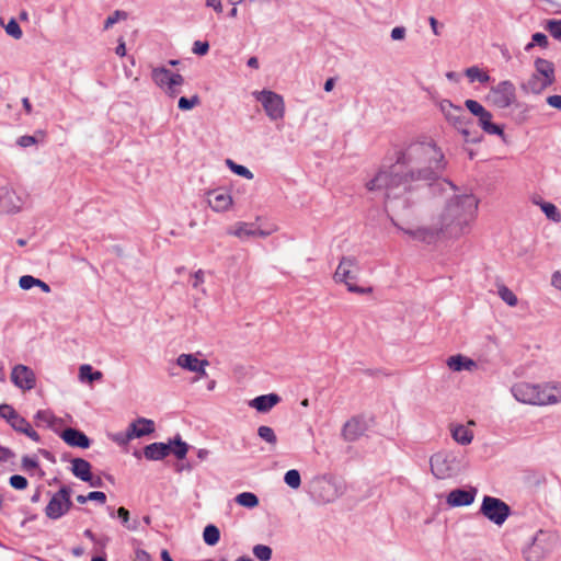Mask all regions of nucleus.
Segmentation results:
<instances>
[{
    "label": "nucleus",
    "mask_w": 561,
    "mask_h": 561,
    "mask_svg": "<svg viewBox=\"0 0 561 561\" xmlns=\"http://www.w3.org/2000/svg\"><path fill=\"white\" fill-rule=\"evenodd\" d=\"M35 419L39 422H46V423H50L51 421V414L48 412V411H45V410H39L37 411V413L35 414Z\"/></svg>",
    "instance_id": "052dcab7"
},
{
    "label": "nucleus",
    "mask_w": 561,
    "mask_h": 561,
    "mask_svg": "<svg viewBox=\"0 0 561 561\" xmlns=\"http://www.w3.org/2000/svg\"><path fill=\"white\" fill-rule=\"evenodd\" d=\"M442 148L433 139L410 142L394 151V161L365 182L368 192L381 196L391 220L404 234L425 243L439 238L457 240L470 232L478 210L471 194L454 195L437 208L431 226L408 227L416 218L420 182L431 183L447 168Z\"/></svg>",
    "instance_id": "f257e3e1"
},
{
    "label": "nucleus",
    "mask_w": 561,
    "mask_h": 561,
    "mask_svg": "<svg viewBox=\"0 0 561 561\" xmlns=\"http://www.w3.org/2000/svg\"><path fill=\"white\" fill-rule=\"evenodd\" d=\"M432 474L438 480L454 479L465 471L463 458L451 449H442L430 457Z\"/></svg>",
    "instance_id": "f03ea898"
},
{
    "label": "nucleus",
    "mask_w": 561,
    "mask_h": 561,
    "mask_svg": "<svg viewBox=\"0 0 561 561\" xmlns=\"http://www.w3.org/2000/svg\"><path fill=\"white\" fill-rule=\"evenodd\" d=\"M89 500H99L105 502V493L101 491H92L88 494Z\"/></svg>",
    "instance_id": "338daca9"
},
{
    "label": "nucleus",
    "mask_w": 561,
    "mask_h": 561,
    "mask_svg": "<svg viewBox=\"0 0 561 561\" xmlns=\"http://www.w3.org/2000/svg\"><path fill=\"white\" fill-rule=\"evenodd\" d=\"M203 363V359H199L196 354H181L176 358V365L184 370L194 371L198 370V366Z\"/></svg>",
    "instance_id": "cd10ccee"
},
{
    "label": "nucleus",
    "mask_w": 561,
    "mask_h": 561,
    "mask_svg": "<svg viewBox=\"0 0 561 561\" xmlns=\"http://www.w3.org/2000/svg\"><path fill=\"white\" fill-rule=\"evenodd\" d=\"M557 536L550 531L539 530L531 542L523 549L525 561H545L553 551Z\"/></svg>",
    "instance_id": "39448f33"
},
{
    "label": "nucleus",
    "mask_w": 561,
    "mask_h": 561,
    "mask_svg": "<svg viewBox=\"0 0 561 561\" xmlns=\"http://www.w3.org/2000/svg\"><path fill=\"white\" fill-rule=\"evenodd\" d=\"M22 198L10 187H0V213L13 214L22 208Z\"/></svg>",
    "instance_id": "a211bd4d"
},
{
    "label": "nucleus",
    "mask_w": 561,
    "mask_h": 561,
    "mask_svg": "<svg viewBox=\"0 0 561 561\" xmlns=\"http://www.w3.org/2000/svg\"><path fill=\"white\" fill-rule=\"evenodd\" d=\"M466 76L468 77V79L471 82L479 81L481 83H485V82L490 81V76L486 72L482 71L477 66L468 68L466 70Z\"/></svg>",
    "instance_id": "e433bc0d"
},
{
    "label": "nucleus",
    "mask_w": 561,
    "mask_h": 561,
    "mask_svg": "<svg viewBox=\"0 0 561 561\" xmlns=\"http://www.w3.org/2000/svg\"><path fill=\"white\" fill-rule=\"evenodd\" d=\"M206 5L208 8L214 9L217 13H221L222 12L221 0H206Z\"/></svg>",
    "instance_id": "680f3d73"
},
{
    "label": "nucleus",
    "mask_w": 561,
    "mask_h": 561,
    "mask_svg": "<svg viewBox=\"0 0 561 561\" xmlns=\"http://www.w3.org/2000/svg\"><path fill=\"white\" fill-rule=\"evenodd\" d=\"M111 251L117 257L123 259L127 255L126 249L122 244H113Z\"/></svg>",
    "instance_id": "13d9d810"
},
{
    "label": "nucleus",
    "mask_w": 561,
    "mask_h": 561,
    "mask_svg": "<svg viewBox=\"0 0 561 561\" xmlns=\"http://www.w3.org/2000/svg\"><path fill=\"white\" fill-rule=\"evenodd\" d=\"M22 468L26 471L38 468V461L35 458L24 456L22 458Z\"/></svg>",
    "instance_id": "864d4df0"
},
{
    "label": "nucleus",
    "mask_w": 561,
    "mask_h": 561,
    "mask_svg": "<svg viewBox=\"0 0 561 561\" xmlns=\"http://www.w3.org/2000/svg\"><path fill=\"white\" fill-rule=\"evenodd\" d=\"M254 222L237 221L227 229V234L241 241L254 239Z\"/></svg>",
    "instance_id": "393cba45"
},
{
    "label": "nucleus",
    "mask_w": 561,
    "mask_h": 561,
    "mask_svg": "<svg viewBox=\"0 0 561 561\" xmlns=\"http://www.w3.org/2000/svg\"><path fill=\"white\" fill-rule=\"evenodd\" d=\"M154 431L152 420L139 417L131 422L127 428V438H139L151 434Z\"/></svg>",
    "instance_id": "b1692460"
},
{
    "label": "nucleus",
    "mask_w": 561,
    "mask_h": 561,
    "mask_svg": "<svg viewBox=\"0 0 561 561\" xmlns=\"http://www.w3.org/2000/svg\"><path fill=\"white\" fill-rule=\"evenodd\" d=\"M485 99L496 108H507L516 101V88L510 80L500 81L491 87Z\"/></svg>",
    "instance_id": "1a4fd4ad"
},
{
    "label": "nucleus",
    "mask_w": 561,
    "mask_h": 561,
    "mask_svg": "<svg viewBox=\"0 0 561 561\" xmlns=\"http://www.w3.org/2000/svg\"><path fill=\"white\" fill-rule=\"evenodd\" d=\"M204 276L203 271H196L192 276V286L198 288L204 283Z\"/></svg>",
    "instance_id": "4d7b16f0"
},
{
    "label": "nucleus",
    "mask_w": 561,
    "mask_h": 561,
    "mask_svg": "<svg viewBox=\"0 0 561 561\" xmlns=\"http://www.w3.org/2000/svg\"><path fill=\"white\" fill-rule=\"evenodd\" d=\"M284 481L291 489H298L301 484L299 471L296 469L288 470L285 473Z\"/></svg>",
    "instance_id": "a19ab883"
},
{
    "label": "nucleus",
    "mask_w": 561,
    "mask_h": 561,
    "mask_svg": "<svg viewBox=\"0 0 561 561\" xmlns=\"http://www.w3.org/2000/svg\"><path fill=\"white\" fill-rule=\"evenodd\" d=\"M10 485L15 490H24L27 488V479L20 474H13L9 479Z\"/></svg>",
    "instance_id": "49530a36"
},
{
    "label": "nucleus",
    "mask_w": 561,
    "mask_h": 561,
    "mask_svg": "<svg viewBox=\"0 0 561 561\" xmlns=\"http://www.w3.org/2000/svg\"><path fill=\"white\" fill-rule=\"evenodd\" d=\"M546 28L554 38H561V20H548Z\"/></svg>",
    "instance_id": "de8ad7c7"
},
{
    "label": "nucleus",
    "mask_w": 561,
    "mask_h": 561,
    "mask_svg": "<svg viewBox=\"0 0 561 561\" xmlns=\"http://www.w3.org/2000/svg\"><path fill=\"white\" fill-rule=\"evenodd\" d=\"M446 366L453 373H471L478 368V364L476 360L462 354H456L447 357Z\"/></svg>",
    "instance_id": "412c9836"
},
{
    "label": "nucleus",
    "mask_w": 561,
    "mask_h": 561,
    "mask_svg": "<svg viewBox=\"0 0 561 561\" xmlns=\"http://www.w3.org/2000/svg\"><path fill=\"white\" fill-rule=\"evenodd\" d=\"M199 103H201L199 96L195 94L190 99L184 98V96L180 98L178 106L182 111H190V110L194 108L195 106L199 105Z\"/></svg>",
    "instance_id": "37998d69"
},
{
    "label": "nucleus",
    "mask_w": 561,
    "mask_h": 561,
    "mask_svg": "<svg viewBox=\"0 0 561 561\" xmlns=\"http://www.w3.org/2000/svg\"><path fill=\"white\" fill-rule=\"evenodd\" d=\"M103 374L99 370H93L92 367L88 364L80 366L79 368V378L82 382L92 383L95 380H101Z\"/></svg>",
    "instance_id": "c756f323"
},
{
    "label": "nucleus",
    "mask_w": 561,
    "mask_h": 561,
    "mask_svg": "<svg viewBox=\"0 0 561 561\" xmlns=\"http://www.w3.org/2000/svg\"><path fill=\"white\" fill-rule=\"evenodd\" d=\"M192 50H193L194 54H196L198 56H204L209 50V44L207 42L196 41L193 44Z\"/></svg>",
    "instance_id": "603ef678"
},
{
    "label": "nucleus",
    "mask_w": 561,
    "mask_h": 561,
    "mask_svg": "<svg viewBox=\"0 0 561 561\" xmlns=\"http://www.w3.org/2000/svg\"><path fill=\"white\" fill-rule=\"evenodd\" d=\"M480 512L490 522L501 526L508 518L511 508L501 499L485 495L482 500Z\"/></svg>",
    "instance_id": "9b49d317"
},
{
    "label": "nucleus",
    "mask_w": 561,
    "mask_h": 561,
    "mask_svg": "<svg viewBox=\"0 0 561 561\" xmlns=\"http://www.w3.org/2000/svg\"><path fill=\"white\" fill-rule=\"evenodd\" d=\"M11 381L20 389L32 390L36 386L34 371L22 364L15 365L11 373Z\"/></svg>",
    "instance_id": "dca6fc26"
},
{
    "label": "nucleus",
    "mask_w": 561,
    "mask_h": 561,
    "mask_svg": "<svg viewBox=\"0 0 561 561\" xmlns=\"http://www.w3.org/2000/svg\"><path fill=\"white\" fill-rule=\"evenodd\" d=\"M476 425L474 421L470 420L465 424H450L449 432L453 439L462 446H467L473 440V432L469 428V426Z\"/></svg>",
    "instance_id": "5701e85b"
},
{
    "label": "nucleus",
    "mask_w": 561,
    "mask_h": 561,
    "mask_svg": "<svg viewBox=\"0 0 561 561\" xmlns=\"http://www.w3.org/2000/svg\"><path fill=\"white\" fill-rule=\"evenodd\" d=\"M113 439L117 442L119 445H125L133 438H127V431L125 433L113 435Z\"/></svg>",
    "instance_id": "69168bd1"
},
{
    "label": "nucleus",
    "mask_w": 561,
    "mask_h": 561,
    "mask_svg": "<svg viewBox=\"0 0 561 561\" xmlns=\"http://www.w3.org/2000/svg\"><path fill=\"white\" fill-rule=\"evenodd\" d=\"M5 32L8 35L12 36L15 39H20L23 35L22 30L15 19H11L5 26Z\"/></svg>",
    "instance_id": "a18cd8bd"
},
{
    "label": "nucleus",
    "mask_w": 561,
    "mask_h": 561,
    "mask_svg": "<svg viewBox=\"0 0 561 561\" xmlns=\"http://www.w3.org/2000/svg\"><path fill=\"white\" fill-rule=\"evenodd\" d=\"M278 230V227L276 225H272L270 229H261L256 225H254V239H265L272 233L276 232Z\"/></svg>",
    "instance_id": "8fccbe9b"
},
{
    "label": "nucleus",
    "mask_w": 561,
    "mask_h": 561,
    "mask_svg": "<svg viewBox=\"0 0 561 561\" xmlns=\"http://www.w3.org/2000/svg\"><path fill=\"white\" fill-rule=\"evenodd\" d=\"M405 34H407L405 27L397 26V27L392 28V31H391V38L393 41H402V39H404Z\"/></svg>",
    "instance_id": "6e6d98bb"
},
{
    "label": "nucleus",
    "mask_w": 561,
    "mask_h": 561,
    "mask_svg": "<svg viewBox=\"0 0 561 561\" xmlns=\"http://www.w3.org/2000/svg\"><path fill=\"white\" fill-rule=\"evenodd\" d=\"M546 102L549 106L561 111V95H559V94L549 95L546 99Z\"/></svg>",
    "instance_id": "5fc2aeb1"
},
{
    "label": "nucleus",
    "mask_w": 561,
    "mask_h": 561,
    "mask_svg": "<svg viewBox=\"0 0 561 561\" xmlns=\"http://www.w3.org/2000/svg\"><path fill=\"white\" fill-rule=\"evenodd\" d=\"M538 205L540 206L541 210L545 213L547 218H549L550 220H552L554 222L561 221V214L558 210V208L556 207V205H553L552 203H549V202H540V203H538Z\"/></svg>",
    "instance_id": "c9c22d12"
},
{
    "label": "nucleus",
    "mask_w": 561,
    "mask_h": 561,
    "mask_svg": "<svg viewBox=\"0 0 561 561\" xmlns=\"http://www.w3.org/2000/svg\"><path fill=\"white\" fill-rule=\"evenodd\" d=\"M279 402V397L275 393L259 396L250 401V407L259 412H267Z\"/></svg>",
    "instance_id": "bb28decb"
},
{
    "label": "nucleus",
    "mask_w": 561,
    "mask_h": 561,
    "mask_svg": "<svg viewBox=\"0 0 561 561\" xmlns=\"http://www.w3.org/2000/svg\"><path fill=\"white\" fill-rule=\"evenodd\" d=\"M535 45L546 48L548 46L547 36L543 33H535L531 37V42L526 45L525 49L529 51Z\"/></svg>",
    "instance_id": "c03bdc74"
},
{
    "label": "nucleus",
    "mask_w": 561,
    "mask_h": 561,
    "mask_svg": "<svg viewBox=\"0 0 561 561\" xmlns=\"http://www.w3.org/2000/svg\"><path fill=\"white\" fill-rule=\"evenodd\" d=\"M499 297L510 307H515L518 304L517 296L504 284H497Z\"/></svg>",
    "instance_id": "7c9ffc66"
},
{
    "label": "nucleus",
    "mask_w": 561,
    "mask_h": 561,
    "mask_svg": "<svg viewBox=\"0 0 561 561\" xmlns=\"http://www.w3.org/2000/svg\"><path fill=\"white\" fill-rule=\"evenodd\" d=\"M11 426L14 431L25 434L34 442L41 440L38 433L32 428L31 424L23 416H20Z\"/></svg>",
    "instance_id": "c85d7f7f"
},
{
    "label": "nucleus",
    "mask_w": 561,
    "mask_h": 561,
    "mask_svg": "<svg viewBox=\"0 0 561 561\" xmlns=\"http://www.w3.org/2000/svg\"><path fill=\"white\" fill-rule=\"evenodd\" d=\"M204 541L208 546H215L220 539V531L215 525H207L203 533Z\"/></svg>",
    "instance_id": "f704fd0d"
},
{
    "label": "nucleus",
    "mask_w": 561,
    "mask_h": 561,
    "mask_svg": "<svg viewBox=\"0 0 561 561\" xmlns=\"http://www.w3.org/2000/svg\"><path fill=\"white\" fill-rule=\"evenodd\" d=\"M428 23L431 25V28H432L434 35H436V36L440 35L439 28L442 25L438 23V21L434 16L428 18Z\"/></svg>",
    "instance_id": "e2e57ef3"
},
{
    "label": "nucleus",
    "mask_w": 561,
    "mask_h": 561,
    "mask_svg": "<svg viewBox=\"0 0 561 561\" xmlns=\"http://www.w3.org/2000/svg\"><path fill=\"white\" fill-rule=\"evenodd\" d=\"M151 79L168 96L175 98L181 93L185 80L182 75L165 67H157L151 71Z\"/></svg>",
    "instance_id": "0eeeda50"
},
{
    "label": "nucleus",
    "mask_w": 561,
    "mask_h": 561,
    "mask_svg": "<svg viewBox=\"0 0 561 561\" xmlns=\"http://www.w3.org/2000/svg\"><path fill=\"white\" fill-rule=\"evenodd\" d=\"M536 402L535 405H553L561 402V383L560 382H543L535 383Z\"/></svg>",
    "instance_id": "2eb2a0df"
},
{
    "label": "nucleus",
    "mask_w": 561,
    "mask_h": 561,
    "mask_svg": "<svg viewBox=\"0 0 561 561\" xmlns=\"http://www.w3.org/2000/svg\"><path fill=\"white\" fill-rule=\"evenodd\" d=\"M367 428V423L363 417L354 416L343 425L342 437L346 442H355L366 433Z\"/></svg>",
    "instance_id": "6ab92c4d"
},
{
    "label": "nucleus",
    "mask_w": 561,
    "mask_h": 561,
    "mask_svg": "<svg viewBox=\"0 0 561 561\" xmlns=\"http://www.w3.org/2000/svg\"><path fill=\"white\" fill-rule=\"evenodd\" d=\"M534 68V72L520 83V90L525 94L540 95L556 82V69L551 61L543 58L535 59Z\"/></svg>",
    "instance_id": "7ed1b4c3"
},
{
    "label": "nucleus",
    "mask_w": 561,
    "mask_h": 561,
    "mask_svg": "<svg viewBox=\"0 0 561 561\" xmlns=\"http://www.w3.org/2000/svg\"><path fill=\"white\" fill-rule=\"evenodd\" d=\"M188 451V445L176 436L173 440L165 443H152L144 448V456L148 460H161L169 456L171 453L178 459H184Z\"/></svg>",
    "instance_id": "423d86ee"
},
{
    "label": "nucleus",
    "mask_w": 561,
    "mask_h": 561,
    "mask_svg": "<svg viewBox=\"0 0 561 561\" xmlns=\"http://www.w3.org/2000/svg\"><path fill=\"white\" fill-rule=\"evenodd\" d=\"M257 435L260 436V438H262L263 440H265L266 443H268L272 446H275L277 443V437L275 435V432L270 426H266V425L260 426L257 428Z\"/></svg>",
    "instance_id": "ea45409f"
},
{
    "label": "nucleus",
    "mask_w": 561,
    "mask_h": 561,
    "mask_svg": "<svg viewBox=\"0 0 561 561\" xmlns=\"http://www.w3.org/2000/svg\"><path fill=\"white\" fill-rule=\"evenodd\" d=\"M468 111L478 118L479 126L489 135H497L504 138V129L492 122L493 115L483 105L474 100H466Z\"/></svg>",
    "instance_id": "f8f14e48"
},
{
    "label": "nucleus",
    "mask_w": 561,
    "mask_h": 561,
    "mask_svg": "<svg viewBox=\"0 0 561 561\" xmlns=\"http://www.w3.org/2000/svg\"><path fill=\"white\" fill-rule=\"evenodd\" d=\"M12 457H14V453L11 449L0 445V462H4Z\"/></svg>",
    "instance_id": "bf43d9fd"
},
{
    "label": "nucleus",
    "mask_w": 561,
    "mask_h": 561,
    "mask_svg": "<svg viewBox=\"0 0 561 561\" xmlns=\"http://www.w3.org/2000/svg\"><path fill=\"white\" fill-rule=\"evenodd\" d=\"M535 383L522 381L512 386L511 393L518 402L523 404L535 405Z\"/></svg>",
    "instance_id": "aec40b11"
},
{
    "label": "nucleus",
    "mask_w": 561,
    "mask_h": 561,
    "mask_svg": "<svg viewBox=\"0 0 561 561\" xmlns=\"http://www.w3.org/2000/svg\"><path fill=\"white\" fill-rule=\"evenodd\" d=\"M46 136V133L43 131V130H37L34 135L30 136V135H24V136H21L18 140H16V144L20 146V147H23V148H26V147H31L33 145H36L37 142L44 140Z\"/></svg>",
    "instance_id": "473e14b6"
},
{
    "label": "nucleus",
    "mask_w": 561,
    "mask_h": 561,
    "mask_svg": "<svg viewBox=\"0 0 561 561\" xmlns=\"http://www.w3.org/2000/svg\"><path fill=\"white\" fill-rule=\"evenodd\" d=\"M71 471L77 478L84 482H91L93 476L91 472V465L89 461H87L83 458H73L71 460Z\"/></svg>",
    "instance_id": "a878e982"
},
{
    "label": "nucleus",
    "mask_w": 561,
    "mask_h": 561,
    "mask_svg": "<svg viewBox=\"0 0 561 561\" xmlns=\"http://www.w3.org/2000/svg\"><path fill=\"white\" fill-rule=\"evenodd\" d=\"M234 501L240 506L248 508H253L259 505V499L252 492H242L234 497Z\"/></svg>",
    "instance_id": "2f4dec72"
},
{
    "label": "nucleus",
    "mask_w": 561,
    "mask_h": 561,
    "mask_svg": "<svg viewBox=\"0 0 561 561\" xmlns=\"http://www.w3.org/2000/svg\"><path fill=\"white\" fill-rule=\"evenodd\" d=\"M359 262L355 256H342L335 270L333 278L336 283H342L347 290L355 294H370V287L364 288L355 284L359 275Z\"/></svg>",
    "instance_id": "20e7f679"
},
{
    "label": "nucleus",
    "mask_w": 561,
    "mask_h": 561,
    "mask_svg": "<svg viewBox=\"0 0 561 561\" xmlns=\"http://www.w3.org/2000/svg\"><path fill=\"white\" fill-rule=\"evenodd\" d=\"M478 490L474 486L468 489H455L447 494L446 503L450 507L469 506L474 502Z\"/></svg>",
    "instance_id": "f3484780"
},
{
    "label": "nucleus",
    "mask_w": 561,
    "mask_h": 561,
    "mask_svg": "<svg viewBox=\"0 0 561 561\" xmlns=\"http://www.w3.org/2000/svg\"><path fill=\"white\" fill-rule=\"evenodd\" d=\"M37 284V278L32 275H23L19 279V285L22 289L28 290Z\"/></svg>",
    "instance_id": "3c124183"
},
{
    "label": "nucleus",
    "mask_w": 561,
    "mask_h": 561,
    "mask_svg": "<svg viewBox=\"0 0 561 561\" xmlns=\"http://www.w3.org/2000/svg\"><path fill=\"white\" fill-rule=\"evenodd\" d=\"M253 554L260 561H270L272 558V549L265 545H256L253 547Z\"/></svg>",
    "instance_id": "79ce46f5"
},
{
    "label": "nucleus",
    "mask_w": 561,
    "mask_h": 561,
    "mask_svg": "<svg viewBox=\"0 0 561 561\" xmlns=\"http://www.w3.org/2000/svg\"><path fill=\"white\" fill-rule=\"evenodd\" d=\"M551 284L559 290H561V271L556 272L552 275Z\"/></svg>",
    "instance_id": "774afa93"
},
{
    "label": "nucleus",
    "mask_w": 561,
    "mask_h": 561,
    "mask_svg": "<svg viewBox=\"0 0 561 561\" xmlns=\"http://www.w3.org/2000/svg\"><path fill=\"white\" fill-rule=\"evenodd\" d=\"M60 438L71 447L89 448L91 445L90 438L80 430L67 427L60 433Z\"/></svg>",
    "instance_id": "4be33fe9"
},
{
    "label": "nucleus",
    "mask_w": 561,
    "mask_h": 561,
    "mask_svg": "<svg viewBox=\"0 0 561 561\" xmlns=\"http://www.w3.org/2000/svg\"><path fill=\"white\" fill-rule=\"evenodd\" d=\"M271 121H280L285 116V102L282 95L271 90L253 92Z\"/></svg>",
    "instance_id": "9d476101"
},
{
    "label": "nucleus",
    "mask_w": 561,
    "mask_h": 561,
    "mask_svg": "<svg viewBox=\"0 0 561 561\" xmlns=\"http://www.w3.org/2000/svg\"><path fill=\"white\" fill-rule=\"evenodd\" d=\"M226 165L237 175L245 178L248 180L253 179V173L244 165L236 163L231 159L226 160Z\"/></svg>",
    "instance_id": "4c0bfd02"
},
{
    "label": "nucleus",
    "mask_w": 561,
    "mask_h": 561,
    "mask_svg": "<svg viewBox=\"0 0 561 561\" xmlns=\"http://www.w3.org/2000/svg\"><path fill=\"white\" fill-rule=\"evenodd\" d=\"M21 415L7 403L0 404V417L7 420V422L12 425Z\"/></svg>",
    "instance_id": "58836bf2"
},
{
    "label": "nucleus",
    "mask_w": 561,
    "mask_h": 561,
    "mask_svg": "<svg viewBox=\"0 0 561 561\" xmlns=\"http://www.w3.org/2000/svg\"><path fill=\"white\" fill-rule=\"evenodd\" d=\"M117 518L121 519L123 526L128 530H136L138 528V520L130 519L129 511L125 507H119L116 512Z\"/></svg>",
    "instance_id": "72a5a7b5"
},
{
    "label": "nucleus",
    "mask_w": 561,
    "mask_h": 561,
    "mask_svg": "<svg viewBox=\"0 0 561 561\" xmlns=\"http://www.w3.org/2000/svg\"><path fill=\"white\" fill-rule=\"evenodd\" d=\"M127 19H128V12L123 11V10H116L114 13H112L111 15L107 16V27L117 22L126 21Z\"/></svg>",
    "instance_id": "09e8293b"
},
{
    "label": "nucleus",
    "mask_w": 561,
    "mask_h": 561,
    "mask_svg": "<svg viewBox=\"0 0 561 561\" xmlns=\"http://www.w3.org/2000/svg\"><path fill=\"white\" fill-rule=\"evenodd\" d=\"M205 198L209 208L217 214L231 211L234 206L231 193L225 187L208 190Z\"/></svg>",
    "instance_id": "ddd939ff"
},
{
    "label": "nucleus",
    "mask_w": 561,
    "mask_h": 561,
    "mask_svg": "<svg viewBox=\"0 0 561 561\" xmlns=\"http://www.w3.org/2000/svg\"><path fill=\"white\" fill-rule=\"evenodd\" d=\"M71 490L68 486H62L56 492L45 508L46 516L51 519H57L66 514L72 506L70 500Z\"/></svg>",
    "instance_id": "4468645a"
},
{
    "label": "nucleus",
    "mask_w": 561,
    "mask_h": 561,
    "mask_svg": "<svg viewBox=\"0 0 561 561\" xmlns=\"http://www.w3.org/2000/svg\"><path fill=\"white\" fill-rule=\"evenodd\" d=\"M438 107L447 123L460 131L466 141H476L470 138V131L467 128L470 121L461 106L445 99L438 102Z\"/></svg>",
    "instance_id": "6e6552de"
},
{
    "label": "nucleus",
    "mask_w": 561,
    "mask_h": 561,
    "mask_svg": "<svg viewBox=\"0 0 561 561\" xmlns=\"http://www.w3.org/2000/svg\"><path fill=\"white\" fill-rule=\"evenodd\" d=\"M115 54L119 57H124L126 55L125 41L122 36L118 38V45L115 48Z\"/></svg>",
    "instance_id": "0e129e2a"
}]
</instances>
